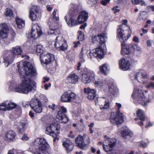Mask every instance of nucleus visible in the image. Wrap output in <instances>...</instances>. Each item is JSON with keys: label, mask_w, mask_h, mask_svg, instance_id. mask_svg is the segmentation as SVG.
<instances>
[{"label": "nucleus", "mask_w": 154, "mask_h": 154, "mask_svg": "<svg viewBox=\"0 0 154 154\" xmlns=\"http://www.w3.org/2000/svg\"><path fill=\"white\" fill-rule=\"evenodd\" d=\"M105 103L104 105V106L103 107H100V108L101 109H106L109 107L110 104L108 100L107 101L105 100Z\"/></svg>", "instance_id": "de8ad7c7"}, {"label": "nucleus", "mask_w": 154, "mask_h": 154, "mask_svg": "<svg viewBox=\"0 0 154 154\" xmlns=\"http://www.w3.org/2000/svg\"><path fill=\"white\" fill-rule=\"evenodd\" d=\"M87 26V24L86 23H84V24L80 26V28L81 29H84L85 27Z\"/></svg>", "instance_id": "69168bd1"}, {"label": "nucleus", "mask_w": 154, "mask_h": 154, "mask_svg": "<svg viewBox=\"0 0 154 154\" xmlns=\"http://www.w3.org/2000/svg\"><path fill=\"white\" fill-rule=\"evenodd\" d=\"M55 105L54 104H52V105H48V107L49 109H52L53 110H54L55 109Z\"/></svg>", "instance_id": "052dcab7"}, {"label": "nucleus", "mask_w": 154, "mask_h": 154, "mask_svg": "<svg viewBox=\"0 0 154 154\" xmlns=\"http://www.w3.org/2000/svg\"><path fill=\"white\" fill-rule=\"evenodd\" d=\"M108 154H126L125 151H120L118 149H112L111 152L108 153Z\"/></svg>", "instance_id": "ea45409f"}, {"label": "nucleus", "mask_w": 154, "mask_h": 154, "mask_svg": "<svg viewBox=\"0 0 154 154\" xmlns=\"http://www.w3.org/2000/svg\"><path fill=\"white\" fill-rule=\"evenodd\" d=\"M133 41L137 43H138L140 42L139 38L136 36H134L133 37Z\"/></svg>", "instance_id": "6e6d98bb"}, {"label": "nucleus", "mask_w": 154, "mask_h": 154, "mask_svg": "<svg viewBox=\"0 0 154 154\" xmlns=\"http://www.w3.org/2000/svg\"><path fill=\"white\" fill-rule=\"evenodd\" d=\"M8 27L7 24L4 23L0 25V38H6L8 32Z\"/></svg>", "instance_id": "5701e85b"}, {"label": "nucleus", "mask_w": 154, "mask_h": 154, "mask_svg": "<svg viewBox=\"0 0 154 154\" xmlns=\"http://www.w3.org/2000/svg\"><path fill=\"white\" fill-rule=\"evenodd\" d=\"M147 78L146 74L143 72H137L134 75L135 79L138 82L143 84H145L146 83Z\"/></svg>", "instance_id": "a211bd4d"}, {"label": "nucleus", "mask_w": 154, "mask_h": 154, "mask_svg": "<svg viewBox=\"0 0 154 154\" xmlns=\"http://www.w3.org/2000/svg\"><path fill=\"white\" fill-rule=\"evenodd\" d=\"M23 68L20 69L18 66V70L20 77L23 78L22 84L18 85L14 80L10 81L8 83V88L10 90L16 92L27 94L35 90V83L31 79L28 77V75L35 76L36 71L32 64L30 62L24 61L23 62Z\"/></svg>", "instance_id": "f257e3e1"}, {"label": "nucleus", "mask_w": 154, "mask_h": 154, "mask_svg": "<svg viewBox=\"0 0 154 154\" xmlns=\"http://www.w3.org/2000/svg\"><path fill=\"white\" fill-rule=\"evenodd\" d=\"M14 58V56L13 55V53L11 51H8L4 55L3 57L4 63L6 66L11 63Z\"/></svg>", "instance_id": "412c9836"}, {"label": "nucleus", "mask_w": 154, "mask_h": 154, "mask_svg": "<svg viewBox=\"0 0 154 154\" xmlns=\"http://www.w3.org/2000/svg\"><path fill=\"white\" fill-rule=\"evenodd\" d=\"M80 43L79 41H78L77 42H74V47L75 48H76L78 45L80 44Z\"/></svg>", "instance_id": "e2e57ef3"}, {"label": "nucleus", "mask_w": 154, "mask_h": 154, "mask_svg": "<svg viewBox=\"0 0 154 154\" xmlns=\"http://www.w3.org/2000/svg\"><path fill=\"white\" fill-rule=\"evenodd\" d=\"M75 141L77 146L82 149H85L86 146V145L84 142V138L82 136H79L76 138Z\"/></svg>", "instance_id": "c756f323"}, {"label": "nucleus", "mask_w": 154, "mask_h": 154, "mask_svg": "<svg viewBox=\"0 0 154 154\" xmlns=\"http://www.w3.org/2000/svg\"><path fill=\"white\" fill-rule=\"evenodd\" d=\"M78 39L80 41H83L84 40V33L81 31H79L78 32Z\"/></svg>", "instance_id": "c03bdc74"}, {"label": "nucleus", "mask_w": 154, "mask_h": 154, "mask_svg": "<svg viewBox=\"0 0 154 154\" xmlns=\"http://www.w3.org/2000/svg\"><path fill=\"white\" fill-rule=\"evenodd\" d=\"M116 140L114 138H112L108 139L107 138V140H105V142H108L109 143V146L112 148V147L115 145L116 143Z\"/></svg>", "instance_id": "58836bf2"}, {"label": "nucleus", "mask_w": 154, "mask_h": 154, "mask_svg": "<svg viewBox=\"0 0 154 154\" xmlns=\"http://www.w3.org/2000/svg\"><path fill=\"white\" fill-rule=\"evenodd\" d=\"M40 58L42 64H48L54 60V55L50 53H47L45 54H41Z\"/></svg>", "instance_id": "dca6fc26"}, {"label": "nucleus", "mask_w": 154, "mask_h": 154, "mask_svg": "<svg viewBox=\"0 0 154 154\" xmlns=\"http://www.w3.org/2000/svg\"><path fill=\"white\" fill-rule=\"evenodd\" d=\"M109 91L112 94H114L117 93L118 91V89L116 86L112 83L111 84L109 85Z\"/></svg>", "instance_id": "e433bc0d"}, {"label": "nucleus", "mask_w": 154, "mask_h": 154, "mask_svg": "<svg viewBox=\"0 0 154 154\" xmlns=\"http://www.w3.org/2000/svg\"><path fill=\"white\" fill-rule=\"evenodd\" d=\"M153 125V124H152L150 122H149L147 125H146L145 127L146 128H147L148 127L152 126Z\"/></svg>", "instance_id": "338daca9"}, {"label": "nucleus", "mask_w": 154, "mask_h": 154, "mask_svg": "<svg viewBox=\"0 0 154 154\" xmlns=\"http://www.w3.org/2000/svg\"><path fill=\"white\" fill-rule=\"evenodd\" d=\"M44 48L43 46L41 45H37L36 51L37 54H43V51Z\"/></svg>", "instance_id": "a19ab883"}, {"label": "nucleus", "mask_w": 154, "mask_h": 154, "mask_svg": "<svg viewBox=\"0 0 154 154\" xmlns=\"http://www.w3.org/2000/svg\"><path fill=\"white\" fill-rule=\"evenodd\" d=\"M88 18V13L85 11H82L80 13L77 17V19L80 24L85 22Z\"/></svg>", "instance_id": "a878e982"}, {"label": "nucleus", "mask_w": 154, "mask_h": 154, "mask_svg": "<svg viewBox=\"0 0 154 154\" xmlns=\"http://www.w3.org/2000/svg\"><path fill=\"white\" fill-rule=\"evenodd\" d=\"M107 39V37L105 34L98 35V43L100 45L104 44Z\"/></svg>", "instance_id": "473e14b6"}, {"label": "nucleus", "mask_w": 154, "mask_h": 154, "mask_svg": "<svg viewBox=\"0 0 154 154\" xmlns=\"http://www.w3.org/2000/svg\"><path fill=\"white\" fill-rule=\"evenodd\" d=\"M137 116L141 120L144 121L145 119V115L144 112L141 109H139L137 111Z\"/></svg>", "instance_id": "f704fd0d"}, {"label": "nucleus", "mask_w": 154, "mask_h": 154, "mask_svg": "<svg viewBox=\"0 0 154 154\" xmlns=\"http://www.w3.org/2000/svg\"><path fill=\"white\" fill-rule=\"evenodd\" d=\"M79 77L75 74L71 73L67 77L66 81L72 84H75L78 80Z\"/></svg>", "instance_id": "c85d7f7f"}, {"label": "nucleus", "mask_w": 154, "mask_h": 154, "mask_svg": "<svg viewBox=\"0 0 154 154\" xmlns=\"http://www.w3.org/2000/svg\"><path fill=\"white\" fill-rule=\"evenodd\" d=\"M108 65L106 64H104L100 66L99 69L100 71L105 75L108 73Z\"/></svg>", "instance_id": "72a5a7b5"}, {"label": "nucleus", "mask_w": 154, "mask_h": 154, "mask_svg": "<svg viewBox=\"0 0 154 154\" xmlns=\"http://www.w3.org/2000/svg\"><path fill=\"white\" fill-rule=\"evenodd\" d=\"M27 124V120L26 119H22L20 121L18 127V132L20 134L23 133L25 130V126Z\"/></svg>", "instance_id": "cd10ccee"}, {"label": "nucleus", "mask_w": 154, "mask_h": 154, "mask_svg": "<svg viewBox=\"0 0 154 154\" xmlns=\"http://www.w3.org/2000/svg\"><path fill=\"white\" fill-rule=\"evenodd\" d=\"M44 81H43V82L44 83H45L46 82L48 81L49 80V78H48L47 77H45L44 78Z\"/></svg>", "instance_id": "774afa93"}, {"label": "nucleus", "mask_w": 154, "mask_h": 154, "mask_svg": "<svg viewBox=\"0 0 154 154\" xmlns=\"http://www.w3.org/2000/svg\"><path fill=\"white\" fill-rule=\"evenodd\" d=\"M92 41L94 43H98V35L97 36H94L92 38Z\"/></svg>", "instance_id": "09e8293b"}, {"label": "nucleus", "mask_w": 154, "mask_h": 154, "mask_svg": "<svg viewBox=\"0 0 154 154\" xmlns=\"http://www.w3.org/2000/svg\"><path fill=\"white\" fill-rule=\"evenodd\" d=\"M110 1V0H102L101 3L102 5H105L109 3Z\"/></svg>", "instance_id": "5fc2aeb1"}, {"label": "nucleus", "mask_w": 154, "mask_h": 154, "mask_svg": "<svg viewBox=\"0 0 154 154\" xmlns=\"http://www.w3.org/2000/svg\"><path fill=\"white\" fill-rule=\"evenodd\" d=\"M130 46L135 51H136L140 52H141V50L140 47L137 44H130Z\"/></svg>", "instance_id": "79ce46f5"}, {"label": "nucleus", "mask_w": 154, "mask_h": 154, "mask_svg": "<svg viewBox=\"0 0 154 154\" xmlns=\"http://www.w3.org/2000/svg\"><path fill=\"white\" fill-rule=\"evenodd\" d=\"M152 41L150 40H147L146 42L147 45L149 47L151 46L152 45Z\"/></svg>", "instance_id": "bf43d9fd"}, {"label": "nucleus", "mask_w": 154, "mask_h": 154, "mask_svg": "<svg viewBox=\"0 0 154 154\" xmlns=\"http://www.w3.org/2000/svg\"><path fill=\"white\" fill-rule=\"evenodd\" d=\"M67 112L66 109L63 106L61 107L60 110L57 112L56 118L59 120L60 122L64 123H66L69 121V119L65 113Z\"/></svg>", "instance_id": "ddd939ff"}, {"label": "nucleus", "mask_w": 154, "mask_h": 154, "mask_svg": "<svg viewBox=\"0 0 154 154\" xmlns=\"http://www.w3.org/2000/svg\"><path fill=\"white\" fill-rule=\"evenodd\" d=\"M63 145L68 152L72 151L74 147L72 142L68 139H64L63 140Z\"/></svg>", "instance_id": "393cba45"}, {"label": "nucleus", "mask_w": 154, "mask_h": 154, "mask_svg": "<svg viewBox=\"0 0 154 154\" xmlns=\"http://www.w3.org/2000/svg\"><path fill=\"white\" fill-rule=\"evenodd\" d=\"M132 132L130 131L127 130H123L122 132V136L125 139L129 138L132 135Z\"/></svg>", "instance_id": "4c0bfd02"}, {"label": "nucleus", "mask_w": 154, "mask_h": 154, "mask_svg": "<svg viewBox=\"0 0 154 154\" xmlns=\"http://www.w3.org/2000/svg\"><path fill=\"white\" fill-rule=\"evenodd\" d=\"M34 144L36 149L34 154H49L46 151L49 145L45 138H37L35 140Z\"/></svg>", "instance_id": "7ed1b4c3"}, {"label": "nucleus", "mask_w": 154, "mask_h": 154, "mask_svg": "<svg viewBox=\"0 0 154 154\" xmlns=\"http://www.w3.org/2000/svg\"><path fill=\"white\" fill-rule=\"evenodd\" d=\"M22 139L23 140H27L28 139V137H27V135L26 134H24L23 136L22 137Z\"/></svg>", "instance_id": "680f3d73"}, {"label": "nucleus", "mask_w": 154, "mask_h": 154, "mask_svg": "<svg viewBox=\"0 0 154 154\" xmlns=\"http://www.w3.org/2000/svg\"><path fill=\"white\" fill-rule=\"evenodd\" d=\"M42 99L44 100L45 102H46L48 101V99L45 96H43L42 97Z\"/></svg>", "instance_id": "0e129e2a"}, {"label": "nucleus", "mask_w": 154, "mask_h": 154, "mask_svg": "<svg viewBox=\"0 0 154 154\" xmlns=\"http://www.w3.org/2000/svg\"><path fill=\"white\" fill-rule=\"evenodd\" d=\"M95 76L93 71L85 69L82 74V81L85 84L89 83L93 80Z\"/></svg>", "instance_id": "0eeeda50"}, {"label": "nucleus", "mask_w": 154, "mask_h": 154, "mask_svg": "<svg viewBox=\"0 0 154 154\" xmlns=\"http://www.w3.org/2000/svg\"><path fill=\"white\" fill-rule=\"evenodd\" d=\"M60 128V125L57 122H54L47 128L46 133L55 137L59 134Z\"/></svg>", "instance_id": "1a4fd4ad"}, {"label": "nucleus", "mask_w": 154, "mask_h": 154, "mask_svg": "<svg viewBox=\"0 0 154 154\" xmlns=\"http://www.w3.org/2000/svg\"><path fill=\"white\" fill-rule=\"evenodd\" d=\"M5 15L7 17H11L13 16V12L11 10L10 8H7L5 13Z\"/></svg>", "instance_id": "49530a36"}, {"label": "nucleus", "mask_w": 154, "mask_h": 154, "mask_svg": "<svg viewBox=\"0 0 154 154\" xmlns=\"http://www.w3.org/2000/svg\"><path fill=\"white\" fill-rule=\"evenodd\" d=\"M124 121L122 113H118L114 112L112 113L110 116V121L113 124H120L122 123Z\"/></svg>", "instance_id": "2eb2a0df"}, {"label": "nucleus", "mask_w": 154, "mask_h": 154, "mask_svg": "<svg viewBox=\"0 0 154 154\" xmlns=\"http://www.w3.org/2000/svg\"><path fill=\"white\" fill-rule=\"evenodd\" d=\"M78 15L77 12L72 13L71 14H70V12L67 14L64 17L68 25L70 27H72L78 24H81L78 21L77 18L76 20L75 18Z\"/></svg>", "instance_id": "6e6552de"}, {"label": "nucleus", "mask_w": 154, "mask_h": 154, "mask_svg": "<svg viewBox=\"0 0 154 154\" xmlns=\"http://www.w3.org/2000/svg\"><path fill=\"white\" fill-rule=\"evenodd\" d=\"M84 92L87 94V97L90 100H94L96 96V91L94 89H91L89 88H85Z\"/></svg>", "instance_id": "b1692460"}, {"label": "nucleus", "mask_w": 154, "mask_h": 154, "mask_svg": "<svg viewBox=\"0 0 154 154\" xmlns=\"http://www.w3.org/2000/svg\"><path fill=\"white\" fill-rule=\"evenodd\" d=\"M16 23L18 27L19 28H22L25 26L24 21L18 17H16Z\"/></svg>", "instance_id": "c9c22d12"}, {"label": "nucleus", "mask_w": 154, "mask_h": 154, "mask_svg": "<svg viewBox=\"0 0 154 154\" xmlns=\"http://www.w3.org/2000/svg\"><path fill=\"white\" fill-rule=\"evenodd\" d=\"M103 148L104 150L108 154L109 152H111L112 149V147L110 146L109 145L106 146L103 145Z\"/></svg>", "instance_id": "37998d69"}, {"label": "nucleus", "mask_w": 154, "mask_h": 154, "mask_svg": "<svg viewBox=\"0 0 154 154\" xmlns=\"http://www.w3.org/2000/svg\"><path fill=\"white\" fill-rule=\"evenodd\" d=\"M17 104L12 101H6L0 104V110L5 111L12 110L17 106Z\"/></svg>", "instance_id": "4468645a"}, {"label": "nucleus", "mask_w": 154, "mask_h": 154, "mask_svg": "<svg viewBox=\"0 0 154 154\" xmlns=\"http://www.w3.org/2000/svg\"><path fill=\"white\" fill-rule=\"evenodd\" d=\"M30 34L31 37L34 39L39 36L42 34L40 27L37 24L33 25Z\"/></svg>", "instance_id": "6ab92c4d"}, {"label": "nucleus", "mask_w": 154, "mask_h": 154, "mask_svg": "<svg viewBox=\"0 0 154 154\" xmlns=\"http://www.w3.org/2000/svg\"><path fill=\"white\" fill-rule=\"evenodd\" d=\"M118 8V6H116L115 7H113L112 8V11H114V13L115 14L117 12H119V10L117 9Z\"/></svg>", "instance_id": "603ef678"}, {"label": "nucleus", "mask_w": 154, "mask_h": 154, "mask_svg": "<svg viewBox=\"0 0 154 154\" xmlns=\"http://www.w3.org/2000/svg\"><path fill=\"white\" fill-rule=\"evenodd\" d=\"M16 134L13 130H9L5 134V139L7 141H12L15 140Z\"/></svg>", "instance_id": "bb28decb"}, {"label": "nucleus", "mask_w": 154, "mask_h": 154, "mask_svg": "<svg viewBox=\"0 0 154 154\" xmlns=\"http://www.w3.org/2000/svg\"><path fill=\"white\" fill-rule=\"evenodd\" d=\"M94 84L97 86L100 87H101L104 85V84H108V82H106L105 80V82L102 81L101 79L97 77H94Z\"/></svg>", "instance_id": "7c9ffc66"}, {"label": "nucleus", "mask_w": 154, "mask_h": 154, "mask_svg": "<svg viewBox=\"0 0 154 154\" xmlns=\"http://www.w3.org/2000/svg\"><path fill=\"white\" fill-rule=\"evenodd\" d=\"M76 94L72 91H68L64 93L62 95L61 100L64 102H72L75 99Z\"/></svg>", "instance_id": "9b49d317"}, {"label": "nucleus", "mask_w": 154, "mask_h": 154, "mask_svg": "<svg viewBox=\"0 0 154 154\" xmlns=\"http://www.w3.org/2000/svg\"><path fill=\"white\" fill-rule=\"evenodd\" d=\"M40 13L39 7L36 6H33L30 11L29 18L32 21H34L40 17Z\"/></svg>", "instance_id": "f3484780"}, {"label": "nucleus", "mask_w": 154, "mask_h": 154, "mask_svg": "<svg viewBox=\"0 0 154 154\" xmlns=\"http://www.w3.org/2000/svg\"><path fill=\"white\" fill-rule=\"evenodd\" d=\"M126 28L128 29V34L127 35L125 36V34H123L121 32L122 31V30H120L119 32L118 37H117L121 42V53L123 55H128L130 53V44L126 45L125 42L127 41L130 37L131 32L128 27L126 26Z\"/></svg>", "instance_id": "20e7f679"}, {"label": "nucleus", "mask_w": 154, "mask_h": 154, "mask_svg": "<svg viewBox=\"0 0 154 154\" xmlns=\"http://www.w3.org/2000/svg\"><path fill=\"white\" fill-rule=\"evenodd\" d=\"M140 15L142 19L144 20H146L148 17L147 13L146 12L143 11L140 13Z\"/></svg>", "instance_id": "a18cd8bd"}, {"label": "nucleus", "mask_w": 154, "mask_h": 154, "mask_svg": "<svg viewBox=\"0 0 154 154\" xmlns=\"http://www.w3.org/2000/svg\"><path fill=\"white\" fill-rule=\"evenodd\" d=\"M146 88L147 89H149L151 88H154V83L153 82H150L149 84L146 86Z\"/></svg>", "instance_id": "864d4df0"}, {"label": "nucleus", "mask_w": 154, "mask_h": 154, "mask_svg": "<svg viewBox=\"0 0 154 154\" xmlns=\"http://www.w3.org/2000/svg\"><path fill=\"white\" fill-rule=\"evenodd\" d=\"M23 52L22 48L19 46H17L13 48L12 49V52L13 55L14 56L15 55H20Z\"/></svg>", "instance_id": "2f4dec72"}, {"label": "nucleus", "mask_w": 154, "mask_h": 154, "mask_svg": "<svg viewBox=\"0 0 154 154\" xmlns=\"http://www.w3.org/2000/svg\"><path fill=\"white\" fill-rule=\"evenodd\" d=\"M55 40L54 46L58 50L64 51L66 49V41L61 35L57 36Z\"/></svg>", "instance_id": "9d476101"}, {"label": "nucleus", "mask_w": 154, "mask_h": 154, "mask_svg": "<svg viewBox=\"0 0 154 154\" xmlns=\"http://www.w3.org/2000/svg\"><path fill=\"white\" fill-rule=\"evenodd\" d=\"M141 0H132V3L134 5H137L140 3Z\"/></svg>", "instance_id": "4d7b16f0"}, {"label": "nucleus", "mask_w": 154, "mask_h": 154, "mask_svg": "<svg viewBox=\"0 0 154 154\" xmlns=\"http://www.w3.org/2000/svg\"><path fill=\"white\" fill-rule=\"evenodd\" d=\"M119 64L120 68L124 71L129 69L131 66L130 61L124 58H122L119 60Z\"/></svg>", "instance_id": "4be33fe9"}, {"label": "nucleus", "mask_w": 154, "mask_h": 154, "mask_svg": "<svg viewBox=\"0 0 154 154\" xmlns=\"http://www.w3.org/2000/svg\"><path fill=\"white\" fill-rule=\"evenodd\" d=\"M127 20H123L122 22L123 24L120 25L118 27L117 29V37H118V33L119 31L120 30H122L121 32H122V33L123 34H125V36H127L128 34V29L126 28V26L128 27L129 28V29L131 32L130 33V36H131V30L130 29L129 27L126 25V23H127Z\"/></svg>", "instance_id": "aec40b11"}, {"label": "nucleus", "mask_w": 154, "mask_h": 154, "mask_svg": "<svg viewBox=\"0 0 154 154\" xmlns=\"http://www.w3.org/2000/svg\"><path fill=\"white\" fill-rule=\"evenodd\" d=\"M103 50L100 47L97 48L91 51L82 48L79 54V57L80 61L84 63L85 61L86 55H87L88 58L91 59L92 58L93 56L97 58L101 59L103 57Z\"/></svg>", "instance_id": "f03ea898"}, {"label": "nucleus", "mask_w": 154, "mask_h": 154, "mask_svg": "<svg viewBox=\"0 0 154 154\" xmlns=\"http://www.w3.org/2000/svg\"><path fill=\"white\" fill-rule=\"evenodd\" d=\"M140 147L144 148L147 146V144L145 142L141 141L140 142Z\"/></svg>", "instance_id": "3c124183"}, {"label": "nucleus", "mask_w": 154, "mask_h": 154, "mask_svg": "<svg viewBox=\"0 0 154 154\" xmlns=\"http://www.w3.org/2000/svg\"><path fill=\"white\" fill-rule=\"evenodd\" d=\"M116 106L117 108L118 111L117 113H122L119 111L120 109L122 107V105L120 103H116Z\"/></svg>", "instance_id": "8fccbe9b"}, {"label": "nucleus", "mask_w": 154, "mask_h": 154, "mask_svg": "<svg viewBox=\"0 0 154 154\" xmlns=\"http://www.w3.org/2000/svg\"><path fill=\"white\" fill-rule=\"evenodd\" d=\"M30 106L36 113H41L42 111L41 102L38 99H32L30 101Z\"/></svg>", "instance_id": "f8f14e48"}, {"label": "nucleus", "mask_w": 154, "mask_h": 154, "mask_svg": "<svg viewBox=\"0 0 154 154\" xmlns=\"http://www.w3.org/2000/svg\"><path fill=\"white\" fill-rule=\"evenodd\" d=\"M57 9H55L52 13L53 21L50 22L49 24V29L48 32L49 35L54 34L55 35L60 33V31L58 28V23L59 21V17L56 16V15Z\"/></svg>", "instance_id": "39448f33"}, {"label": "nucleus", "mask_w": 154, "mask_h": 154, "mask_svg": "<svg viewBox=\"0 0 154 154\" xmlns=\"http://www.w3.org/2000/svg\"><path fill=\"white\" fill-rule=\"evenodd\" d=\"M131 97L135 102H137L144 106H146L147 103L149 102V100H146L145 97L142 91L137 88H134Z\"/></svg>", "instance_id": "423d86ee"}, {"label": "nucleus", "mask_w": 154, "mask_h": 154, "mask_svg": "<svg viewBox=\"0 0 154 154\" xmlns=\"http://www.w3.org/2000/svg\"><path fill=\"white\" fill-rule=\"evenodd\" d=\"M73 132L72 131H70L69 134L68 135V137L72 138H73L75 137V136L72 134Z\"/></svg>", "instance_id": "13d9d810"}]
</instances>
